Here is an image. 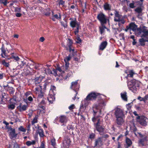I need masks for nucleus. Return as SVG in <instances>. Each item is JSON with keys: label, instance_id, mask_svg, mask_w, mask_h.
Instances as JSON below:
<instances>
[{"label": "nucleus", "instance_id": "6e6d98bb", "mask_svg": "<svg viewBox=\"0 0 148 148\" xmlns=\"http://www.w3.org/2000/svg\"><path fill=\"white\" fill-rule=\"evenodd\" d=\"M57 71H58V72L60 73H62V72H63L64 71H62L60 67H58V68L56 69Z\"/></svg>", "mask_w": 148, "mask_h": 148}, {"label": "nucleus", "instance_id": "c03bdc74", "mask_svg": "<svg viewBox=\"0 0 148 148\" xmlns=\"http://www.w3.org/2000/svg\"><path fill=\"white\" fill-rule=\"evenodd\" d=\"M132 2L129 4V7L131 8H134L135 6L134 5V2L133 1H132Z\"/></svg>", "mask_w": 148, "mask_h": 148}, {"label": "nucleus", "instance_id": "20e7f679", "mask_svg": "<svg viewBox=\"0 0 148 148\" xmlns=\"http://www.w3.org/2000/svg\"><path fill=\"white\" fill-rule=\"evenodd\" d=\"M137 32L138 35H140L141 38H144L148 39V29L147 27L145 26L137 29Z\"/></svg>", "mask_w": 148, "mask_h": 148}, {"label": "nucleus", "instance_id": "5fc2aeb1", "mask_svg": "<svg viewBox=\"0 0 148 148\" xmlns=\"http://www.w3.org/2000/svg\"><path fill=\"white\" fill-rule=\"evenodd\" d=\"M65 69L66 71L68 69V68L69 67V62H65Z\"/></svg>", "mask_w": 148, "mask_h": 148}, {"label": "nucleus", "instance_id": "774afa93", "mask_svg": "<svg viewBox=\"0 0 148 148\" xmlns=\"http://www.w3.org/2000/svg\"><path fill=\"white\" fill-rule=\"evenodd\" d=\"M15 15L16 17H20L22 15V14L19 13H16Z\"/></svg>", "mask_w": 148, "mask_h": 148}, {"label": "nucleus", "instance_id": "69168bd1", "mask_svg": "<svg viewBox=\"0 0 148 148\" xmlns=\"http://www.w3.org/2000/svg\"><path fill=\"white\" fill-rule=\"evenodd\" d=\"M67 127L68 129L69 130H70V129L73 130V127L71 125H68V126H67Z\"/></svg>", "mask_w": 148, "mask_h": 148}, {"label": "nucleus", "instance_id": "680f3d73", "mask_svg": "<svg viewBox=\"0 0 148 148\" xmlns=\"http://www.w3.org/2000/svg\"><path fill=\"white\" fill-rule=\"evenodd\" d=\"M31 125L30 124H29L27 126V130L28 132H29L31 131L30 130V127H31Z\"/></svg>", "mask_w": 148, "mask_h": 148}, {"label": "nucleus", "instance_id": "473e14b6", "mask_svg": "<svg viewBox=\"0 0 148 148\" xmlns=\"http://www.w3.org/2000/svg\"><path fill=\"white\" fill-rule=\"evenodd\" d=\"M36 143V141L34 140L32 141H28L26 142V145L28 146H30L31 145H34Z\"/></svg>", "mask_w": 148, "mask_h": 148}, {"label": "nucleus", "instance_id": "3c124183", "mask_svg": "<svg viewBox=\"0 0 148 148\" xmlns=\"http://www.w3.org/2000/svg\"><path fill=\"white\" fill-rule=\"evenodd\" d=\"M71 58L70 56L65 58L64 60L65 62H69L71 59Z\"/></svg>", "mask_w": 148, "mask_h": 148}, {"label": "nucleus", "instance_id": "bf43d9fd", "mask_svg": "<svg viewBox=\"0 0 148 148\" xmlns=\"http://www.w3.org/2000/svg\"><path fill=\"white\" fill-rule=\"evenodd\" d=\"M1 49L2 52V53H3L4 55H5L6 51L5 48L3 47H2Z\"/></svg>", "mask_w": 148, "mask_h": 148}, {"label": "nucleus", "instance_id": "6e6552de", "mask_svg": "<svg viewBox=\"0 0 148 148\" xmlns=\"http://www.w3.org/2000/svg\"><path fill=\"white\" fill-rule=\"evenodd\" d=\"M92 99V92L89 94L84 100L82 101L81 103L84 105V106H87L90 103Z\"/></svg>", "mask_w": 148, "mask_h": 148}, {"label": "nucleus", "instance_id": "393cba45", "mask_svg": "<svg viewBox=\"0 0 148 148\" xmlns=\"http://www.w3.org/2000/svg\"><path fill=\"white\" fill-rule=\"evenodd\" d=\"M121 98L123 100L125 101H127V92H126L121 93Z\"/></svg>", "mask_w": 148, "mask_h": 148}, {"label": "nucleus", "instance_id": "f8f14e48", "mask_svg": "<svg viewBox=\"0 0 148 148\" xmlns=\"http://www.w3.org/2000/svg\"><path fill=\"white\" fill-rule=\"evenodd\" d=\"M116 117H123L124 116L123 112L122 110L118 108L115 112Z\"/></svg>", "mask_w": 148, "mask_h": 148}, {"label": "nucleus", "instance_id": "4c0bfd02", "mask_svg": "<svg viewBox=\"0 0 148 148\" xmlns=\"http://www.w3.org/2000/svg\"><path fill=\"white\" fill-rule=\"evenodd\" d=\"M134 10L136 12L138 13L139 14L140 13H142L143 11V9L141 8V7H138L136 8V9H135Z\"/></svg>", "mask_w": 148, "mask_h": 148}, {"label": "nucleus", "instance_id": "338daca9", "mask_svg": "<svg viewBox=\"0 0 148 148\" xmlns=\"http://www.w3.org/2000/svg\"><path fill=\"white\" fill-rule=\"evenodd\" d=\"M11 89H10L11 91H10V93L11 94H13L14 91V89L12 87H11Z\"/></svg>", "mask_w": 148, "mask_h": 148}, {"label": "nucleus", "instance_id": "c756f323", "mask_svg": "<svg viewBox=\"0 0 148 148\" xmlns=\"http://www.w3.org/2000/svg\"><path fill=\"white\" fill-rule=\"evenodd\" d=\"M102 27H99V31L101 34H102L104 32V29H107L106 27L104 25H102Z\"/></svg>", "mask_w": 148, "mask_h": 148}, {"label": "nucleus", "instance_id": "f704fd0d", "mask_svg": "<svg viewBox=\"0 0 148 148\" xmlns=\"http://www.w3.org/2000/svg\"><path fill=\"white\" fill-rule=\"evenodd\" d=\"M129 73L128 74V76H129L130 77H132L135 74L133 70H131L129 71Z\"/></svg>", "mask_w": 148, "mask_h": 148}, {"label": "nucleus", "instance_id": "39448f33", "mask_svg": "<svg viewBox=\"0 0 148 148\" xmlns=\"http://www.w3.org/2000/svg\"><path fill=\"white\" fill-rule=\"evenodd\" d=\"M136 119L140 124L143 126H145L147 125L148 122V119L144 116H138Z\"/></svg>", "mask_w": 148, "mask_h": 148}, {"label": "nucleus", "instance_id": "f257e3e1", "mask_svg": "<svg viewBox=\"0 0 148 148\" xmlns=\"http://www.w3.org/2000/svg\"><path fill=\"white\" fill-rule=\"evenodd\" d=\"M101 95L98 93L93 92V100H96V98L97 99L98 104H96L95 105L94 108L97 111H95L93 110V112L95 114L94 116L93 117V122L96 121V117L95 114L97 112L99 113L98 116H97V122L94 123V126L97 131L100 133L103 132L105 130L104 127L102 125H101L100 119H98V117L101 114V109L102 108L103 106L104 105V102L101 98Z\"/></svg>", "mask_w": 148, "mask_h": 148}, {"label": "nucleus", "instance_id": "6ab92c4d", "mask_svg": "<svg viewBox=\"0 0 148 148\" xmlns=\"http://www.w3.org/2000/svg\"><path fill=\"white\" fill-rule=\"evenodd\" d=\"M107 45L108 43L106 41L102 42L99 46L100 50H103L106 48Z\"/></svg>", "mask_w": 148, "mask_h": 148}, {"label": "nucleus", "instance_id": "aec40b11", "mask_svg": "<svg viewBox=\"0 0 148 148\" xmlns=\"http://www.w3.org/2000/svg\"><path fill=\"white\" fill-rule=\"evenodd\" d=\"M17 134L15 133V130H13L10 131L9 132V136L11 139L14 138H16L17 135Z\"/></svg>", "mask_w": 148, "mask_h": 148}, {"label": "nucleus", "instance_id": "4d7b16f0", "mask_svg": "<svg viewBox=\"0 0 148 148\" xmlns=\"http://www.w3.org/2000/svg\"><path fill=\"white\" fill-rule=\"evenodd\" d=\"M51 145L53 146H54L56 145V143L55 139H52L51 141Z\"/></svg>", "mask_w": 148, "mask_h": 148}, {"label": "nucleus", "instance_id": "ea45409f", "mask_svg": "<svg viewBox=\"0 0 148 148\" xmlns=\"http://www.w3.org/2000/svg\"><path fill=\"white\" fill-rule=\"evenodd\" d=\"M58 3L59 5H61L62 6H64L65 5V1L63 0H58Z\"/></svg>", "mask_w": 148, "mask_h": 148}, {"label": "nucleus", "instance_id": "ddd939ff", "mask_svg": "<svg viewBox=\"0 0 148 148\" xmlns=\"http://www.w3.org/2000/svg\"><path fill=\"white\" fill-rule=\"evenodd\" d=\"M69 20H71L70 22V25L72 28H74L76 26L78 25V22L77 21L76 18H74V19H73L71 18L69 19Z\"/></svg>", "mask_w": 148, "mask_h": 148}, {"label": "nucleus", "instance_id": "f03ea898", "mask_svg": "<svg viewBox=\"0 0 148 148\" xmlns=\"http://www.w3.org/2000/svg\"><path fill=\"white\" fill-rule=\"evenodd\" d=\"M49 80H46L41 84L38 85L35 88L34 91L37 95H38V99L41 98L44 96V93L42 91V89L45 90L47 88L49 87L50 82Z\"/></svg>", "mask_w": 148, "mask_h": 148}, {"label": "nucleus", "instance_id": "a878e982", "mask_svg": "<svg viewBox=\"0 0 148 148\" xmlns=\"http://www.w3.org/2000/svg\"><path fill=\"white\" fill-rule=\"evenodd\" d=\"M104 9L105 10H111V6L107 3H105L103 5Z\"/></svg>", "mask_w": 148, "mask_h": 148}, {"label": "nucleus", "instance_id": "a211bd4d", "mask_svg": "<svg viewBox=\"0 0 148 148\" xmlns=\"http://www.w3.org/2000/svg\"><path fill=\"white\" fill-rule=\"evenodd\" d=\"M116 122L117 124L119 125H121L124 122L123 117H116Z\"/></svg>", "mask_w": 148, "mask_h": 148}, {"label": "nucleus", "instance_id": "423d86ee", "mask_svg": "<svg viewBox=\"0 0 148 148\" xmlns=\"http://www.w3.org/2000/svg\"><path fill=\"white\" fill-rule=\"evenodd\" d=\"M97 18L100 21L101 25L106 24L107 21H109V19L107 18V16L102 13L99 14L97 15Z\"/></svg>", "mask_w": 148, "mask_h": 148}, {"label": "nucleus", "instance_id": "49530a36", "mask_svg": "<svg viewBox=\"0 0 148 148\" xmlns=\"http://www.w3.org/2000/svg\"><path fill=\"white\" fill-rule=\"evenodd\" d=\"M37 118L36 117H35L34 118L33 120L32 121V125H34L35 123H37Z\"/></svg>", "mask_w": 148, "mask_h": 148}, {"label": "nucleus", "instance_id": "f3484780", "mask_svg": "<svg viewBox=\"0 0 148 148\" xmlns=\"http://www.w3.org/2000/svg\"><path fill=\"white\" fill-rule=\"evenodd\" d=\"M148 42V39H144V38H139V44L138 46H144L145 45V42Z\"/></svg>", "mask_w": 148, "mask_h": 148}, {"label": "nucleus", "instance_id": "bb28decb", "mask_svg": "<svg viewBox=\"0 0 148 148\" xmlns=\"http://www.w3.org/2000/svg\"><path fill=\"white\" fill-rule=\"evenodd\" d=\"M51 89L49 91V93L52 94H56V87L53 86H51Z\"/></svg>", "mask_w": 148, "mask_h": 148}, {"label": "nucleus", "instance_id": "72a5a7b5", "mask_svg": "<svg viewBox=\"0 0 148 148\" xmlns=\"http://www.w3.org/2000/svg\"><path fill=\"white\" fill-rule=\"evenodd\" d=\"M130 129L131 131L133 132H136L137 130L136 127L134 124H133V125L130 126Z\"/></svg>", "mask_w": 148, "mask_h": 148}, {"label": "nucleus", "instance_id": "9d476101", "mask_svg": "<svg viewBox=\"0 0 148 148\" xmlns=\"http://www.w3.org/2000/svg\"><path fill=\"white\" fill-rule=\"evenodd\" d=\"M138 28L137 26L134 23H131L128 25L126 27L125 30V32H127L129 29H130V31L132 30L133 31H136L137 32Z\"/></svg>", "mask_w": 148, "mask_h": 148}, {"label": "nucleus", "instance_id": "603ef678", "mask_svg": "<svg viewBox=\"0 0 148 148\" xmlns=\"http://www.w3.org/2000/svg\"><path fill=\"white\" fill-rule=\"evenodd\" d=\"M18 130L22 132H25L26 130L22 126H20Z\"/></svg>", "mask_w": 148, "mask_h": 148}, {"label": "nucleus", "instance_id": "13d9d810", "mask_svg": "<svg viewBox=\"0 0 148 148\" xmlns=\"http://www.w3.org/2000/svg\"><path fill=\"white\" fill-rule=\"evenodd\" d=\"M69 50L70 52H74V49L72 47V46L69 47Z\"/></svg>", "mask_w": 148, "mask_h": 148}, {"label": "nucleus", "instance_id": "a18cd8bd", "mask_svg": "<svg viewBox=\"0 0 148 148\" xmlns=\"http://www.w3.org/2000/svg\"><path fill=\"white\" fill-rule=\"evenodd\" d=\"M14 11L15 12H20L21 8L19 7H14Z\"/></svg>", "mask_w": 148, "mask_h": 148}, {"label": "nucleus", "instance_id": "0e129e2a", "mask_svg": "<svg viewBox=\"0 0 148 148\" xmlns=\"http://www.w3.org/2000/svg\"><path fill=\"white\" fill-rule=\"evenodd\" d=\"M4 74L3 73H0V79H3L4 77Z\"/></svg>", "mask_w": 148, "mask_h": 148}, {"label": "nucleus", "instance_id": "4468645a", "mask_svg": "<svg viewBox=\"0 0 148 148\" xmlns=\"http://www.w3.org/2000/svg\"><path fill=\"white\" fill-rule=\"evenodd\" d=\"M5 59L8 60L11 59H13L16 61H18V60L20 58L18 56L16 55V54L14 53H12L11 54L9 58L7 57Z\"/></svg>", "mask_w": 148, "mask_h": 148}, {"label": "nucleus", "instance_id": "b1692460", "mask_svg": "<svg viewBox=\"0 0 148 148\" xmlns=\"http://www.w3.org/2000/svg\"><path fill=\"white\" fill-rule=\"evenodd\" d=\"M41 81V79L40 78L38 77H36L34 79V83L36 86H38V85H39L40 84H42V83L41 84H40Z\"/></svg>", "mask_w": 148, "mask_h": 148}, {"label": "nucleus", "instance_id": "1a4fd4ad", "mask_svg": "<svg viewBox=\"0 0 148 148\" xmlns=\"http://www.w3.org/2000/svg\"><path fill=\"white\" fill-rule=\"evenodd\" d=\"M56 120L60 123L62 126H65L67 121V119L65 116H61L59 117H57Z\"/></svg>", "mask_w": 148, "mask_h": 148}, {"label": "nucleus", "instance_id": "dca6fc26", "mask_svg": "<svg viewBox=\"0 0 148 148\" xmlns=\"http://www.w3.org/2000/svg\"><path fill=\"white\" fill-rule=\"evenodd\" d=\"M28 108L27 105H23L21 103H20L18 106L17 108L20 112H22L26 110Z\"/></svg>", "mask_w": 148, "mask_h": 148}, {"label": "nucleus", "instance_id": "e433bc0d", "mask_svg": "<svg viewBox=\"0 0 148 148\" xmlns=\"http://www.w3.org/2000/svg\"><path fill=\"white\" fill-rule=\"evenodd\" d=\"M86 107V106H84V105L82 104V103H81L79 110L81 112H84Z\"/></svg>", "mask_w": 148, "mask_h": 148}, {"label": "nucleus", "instance_id": "37998d69", "mask_svg": "<svg viewBox=\"0 0 148 148\" xmlns=\"http://www.w3.org/2000/svg\"><path fill=\"white\" fill-rule=\"evenodd\" d=\"M27 100H24V101L26 103H27V100L29 101L30 102H32L33 101V99L32 97L31 96H30L28 97L27 98Z\"/></svg>", "mask_w": 148, "mask_h": 148}, {"label": "nucleus", "instance_id": "5701e85b", "mask_svg": "<svg viewBox=\"0 0 148 148\" xmlns=\"http://www.w3.org/2000/svg\"><path fill=\"white\" fill-rule=\"evenodd\" d=\"M148 140V137L145 136L143 138H141L139 140V144L143 146L144 145V143Z\"/></svg>", "mask_w": 148, "mask_h": 148}, {"label": "nucleus", "instance_id": "2f4dec72", "mask_svg": "<svg viewBox=\"0 0 148 148\" xmlns=\"http://www.w3.org/2000/svg\"><path fill=\"white\" fill-rule=\"evenodd\" d=\"M52 16L57 19H61V17L60 13L59 14V15L57 14H54L53 12L52 11Z\"/></svg>", "mask_w": 148, "mask_h": 148}, {"label": "nucleus", "instance_id": "412c9836", "mask_svg": "<svg viewBox=\"0 0 148 148\" xmlns=\"http://www.w3.org/2000/svg\"><path fill=\"white\" fill-rule=\"evenodd\" d=\"M46 103L45 99L44 98H42V99L40 103L38 105L39 108H41L42 109L44 110L45 109V107L43 106Z\"/></svg>", "mask_w": 148, "mask_h": 148}, {"label": "nucleus", "instance_id": "a19ab883", "mask_svg": "<svg viewBox=\"0 0 148 148\" xmlns=\"http://www.w3.org/2000/svg\"><path fill=\"white\" fill-rule=\"evenodd\" d=\"M8 0H0V2L1 3H3L4 5L6 6L8 2H7V1Z\"/></svg>", "mask_w": 148, "mask_h": 148}, {"label": "nucleus", "instance_id": "7c9ffc66", "mask_svg": "<svg viewBox=\"0 0 148 148\" xmlns=\"http://www.w3.org/2000/svg\"><path fill=\"white\" fill-rule=\"evenodd\" d=\"M38 133L40 137H43L44 136L43 131L42 129L38 128Z\"/></svg>", "mask_w": 148, "mask_h": 148}, {"label": "nucleus", "instance_id": "052dcab7", "mask_svg": "<svg viewBox=\"0 0 148 148\" xmlns=\"http://www.w3.org/2000/svg\"><path fill=\"white\" fill-rule=\"evenodd\" d=\"M47 10L48 11V12L45 13V15L47 16H49L50 14V12L49 9H47Z\"/></svg>", "mask_w": 148, "mask_h": 148}, {"label": "nucleus", "instance_id": "864d4df0", "mask_svg": "<svg viewBox=\"0 0 148 148\" xmlns=\"http://www.w3.org/2000/svg\"><path fill=\"white\" fill-rule=\"evenodd\" d=\"M45 145L44 143V142L42 141L40 144V146L39 147V148H46L45 147Z\"/></svg>", "mask_w": 148, "mask_h": 148}, {"label": "nucleus", "instance_id": "de8ad7c7", "mask_svg": "<svg viewBox=\"0 0 148 148\" xmlns=\"http://www.w3.org/2000/svg\"><path fill=\"white\" fill-rule=\"evenodd\" d=\"M75 41L76 43L79 44L80 43L82 42L81 39L79 37H78L76 38Z\"/></svg>", "mask_w": 148, "mask_h": 148}, {"label": "nucleus", "instance_id": "09e8293b", "mask_svg": "<svg viewBox=\"0 0 148 148\" xmlns=\"http://www.w3.org/2000/svg\"><path fill=\"white\" fill-rule=\"evenodd\" d=\"M26 64V63L24 61H21V63L20 65V66L21 68H23V67Z\"/></svg>", "mask_w": 148, "mask_h": 148}, {"label": "nucleus", "instance_id": "0eeeda50", "mask_svg": "<svg viewBox=\"0 0 148 148\" xmlns=\"http://www.w3.org/2000/svg\"><path fill=\"white\" fill-rule=\"evenodd\" d=\"M114 14L115 16L114 18V21L115 22L121 21L122 23H125V20L121 18L122 15L119 14V12L116 10H114Z\"/></svg>", "mask_w": 148, "mask_h": 148}, {"label": "nucleus", "instance_id": "cd10ccee", "mask_svg": "<svg viewBox=\"0 0 148 148\" xmlns=\"http://www.w3.org/2000/svg\"><path fill=\"white\" fill-rule=\"evenodd\" d=\"M102 141L101 140V138H99L97 139L95 142V146L94 147H95L96 146H97V145H99V144L100 143H101Z\"/></svg>", "mask_w": 148, "mask_h": 148}, {"label": "nucleus", "instance_id": "79ce46f5", "mask_svg": "<svg viewBox=\"0 0 148 148\" xmlns=\"http://www.w3.org/2000/svg\"><path fill=\"white\" fill-rule=\"evenodd\" d=\"M51 74H53L55 76L58 75L59 74L58 73V71H57L56 69H53L52 71H51Z\"/></svg>", "mask_w": 148, "mask_h": 148}, {"label": "nucleus", "instance_id": "e2e57ef3", "mask_svg": "<svg viewBox=\"0 0 148 148\" xmlns=\"http://www.w3.org/2000/svg\"><path fill=\"white\" fill-rule=\"evenodd\" d=\"M75 106L74 104H72L69 107V109L70 110H72L74 108Z\"/></svg>", "mask_w": 148, "mask_h": 148}, {"label": "nucleus", "instance_id": "4be33fe9", "mask_svg": "<svg viewBox=\"0 0 148 148\" xmlns=\"http://www.w3.org/2000/svg\"><path fill=\"white\" fill-rule=\"evenodd\" d=\"M125 142L126 144L125 145V147L126 148H128L130 147L132 144L131 140L127 137L126 139Z\"/></svg>", "mask_w": 148, "mask_h": 148}, {"label": "nucleus", "instance_id": "8fccbe9b", "mask_svg": "<svg viewBox=\"0 0 148 148\" xmlns=\"http://www.w3.org/2000/svg\"><path fill=\"white\" fill-rule=\"evenodd\" d=\"M72 44L73 42L72 40L70 39H69L68 43L67 44L68 46L69 47L72 46Z\"/></svg>", "mask_w": 148, "mask_h": 148}, {"label": "nucleus", "instance_id": "2eb2a0df", "mask_svg": "<svg viewBox=\"0 0 148 148\" xmlns=\"http://www.w3.org/2000/svg\"><path fill=\"white\" fill-rule=\"evenodd\" d=\"M55 94L49 93V96L47 97V99L51 103H52L55 100Z\"/></svg>", "mask_w": 148, "mask_h": 148}, {"label": "nucleus", "instance_id": "58836bf2", "mask_svg": "<svg viewBox=\"0 0 148 148\" xmlns=\"http://www.w3.org/2000/svg\"><path fill=\"white\" fill-rule=\"evenodd\" d=\"M15 107V104H11L8 105V108L9 109L13 110L14 109Z\"/></svg>", "mask_w": 148, "mask_h": 148}, {"label": "nucleus", "instance_id": "c9c22d12", "mask_svg": "<svg viewBox=\"0 0 148 148\" xmlns=\"http://www.w3.org/2000/svg\"><path fill=\"white\" fill-rule=\"evenodd\" d=\"M1 64L6 67H8L10 65L9 63L6 62L5 60H3L1 62Z\"/></svg>", "mask_w": 148, "mask_h": 148}, {"label": "nucleus", "instance_id": "7ed1b4c3", "mask_svg": "<svg viewBox=\"0 0 148 148\" xmlns=\"http://www.w3.org/2000/svg\"><path fill=\"white\" fill-rule=\"evenodd\" d=\"M140 82L135 79H133L127 82L129 89L134 93H136L139 89Z\"/></svg>", "mask_w": 148, "mask_h": 148}, {"label": "nucleus", "instance_id": "9b49d317", "mask_svg": "<svg viewBox=\"0 0 148 148\" xmlns=\"http://www.w3.org/2000/svg\"><path fill=\"white\" fill-rule=\"evenodd\" d=\"M71 88L75 91L76 92V95H77V90L79 88V86L77 84V81L71 83Z\"/></svg>", "mask_w": 148, "mask_h": 148}, {"label": "nucleus", "instance_id": "c85d7f7f", "mask_svg": "<svg viewBox=\"0 0 148 148\" xmlns=\"http://www.w3.org/2000/svg\"><path fill=\"white\" fill-rule=\"evenodd\" d=\"M43 70L45 71V73L47 74H51V71L50 69H46L45 68H43Z\"/></svg>", "mask_w": 148, "mask_h": 148}]
</instances>
